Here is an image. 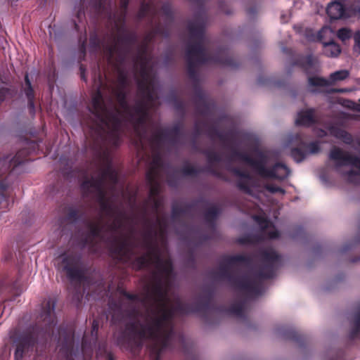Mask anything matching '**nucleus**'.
Masks as SVG:
<instances>
[{
	"mask_svg": "<svg viewBox=\"0 0 360 360\" xmlns=\"http://www.w3.org/2000/svg\"><path fill=\"white\" fill-rule=\"evenodd\" d=\"M148 61H139L141 79L137 81L138 92L149 101L155 100L154 79L148 67Z\"/></svg>",
	"mask_w": 360,
	"mask_h": 360,
	"instance_id": "obj_13",
	"label": "nucleus"
},
{
	"mask_svg": "<svg viewBox=\"0 0 360 360\" xmlns=\"http://www.w3.org/2000/svg\"><path fill=\"white\" fill-rule=\"evenodd\" d=\"M308 84L310 86L323 87L330 86L328 79L321 77H309Z\"/></svg>",
	"mask_w": 360,
	"mask_h": 360,
	"instance_id": "obj_49",
	"label": "nucleus"
},
{
	"mask_svg": "<svg viewBox=\"0 0 360 360\" xmlns=\"http://www.w3.org/2000/svg\"><path fill=\"white\" fill-rule=\"evenodd\" d=\"M324 53L329 57H337L341 52L340 46L333 42L330 41L324 44Z\"/></svg>",
	"mask_w": 360,
	"mask_h": 360,
	"instance_id": "obj_46",
	"label": "nucleus"
},
{
	"mask_svg": "<svg viewBox=\"0 0 360 360\" xmlns=\"http://www.w3.org/2000/svg\"><path fill=\"white\" fill-rule=\"evenodd\" d=\"M91 18L98 21L106 19L112 21L115 18L112 12V0H89L88 7Z\"/></svg>",
	"mask_w": 360,
	"mask_h": 360,
	"instance_id": "obj_14",
	"label": "nucleus"
},
{
	"mask_svg": "<svg viewBox=\"0 0 360 360\" xmlns=\"http://www.w3.org/2000/svg\"><path fill=\"white\" fill-rule=\"evenodd\" d=\"M193 101L195 105L196 111L199 115H207L210 112V108L213 105L206 96L202 89L196 84L194 88Z\"/></svg>",
	"mask_w": 360,
	"mask_h": 360,
	"instance_id": "obj_20",
	"label": "nucleus"
},
{
	"mask_svg": "<svg viewBox=\"0 0 360 360\" xmlns=\"http://www.w3.org/2000/svg\"><path fill=\"white\" fill-rule=\"evenodd\" d=\"M120 293L129 300H131L133 302H141V299H140L139 296L136 294L130 293L124 289L121 290L120 291Z\"/></svg>",
	"mask_w": 360,
	"mask_h": 360,
	"instance_id": "obj_60",
	"label": "nucleus"
},
{
	"mask_svg": "<svg viewBox=\"0 0 360 360\" xmlns=\"http://www.w3.org/2000/svg\"><path fill=\"white\" fill-rule=\"evenodd\" d=\"M168 276L159 270L153 271V282L150 291L141 299V303L148 305L146 310V323L138 324L130 322L126 325L127 335L135 338L138 334L141 338H150L161 344L162 348L167 347L169 338L174 333L172 320L176 313L189 314L200 313L205 316L213 307L212 301L214 292L212 289H205L199 295L198 300L194 303H184L177 300L174 306H167L168 290L164 287L163 278Z\"/></svg>",
	"mask_w": 360,
	"mask_h": 360,
	"instance_id": "obj_1",
	"label": "nucleus"
},
{
	"mask_svg": "<svg viewBox=\"0 0 360 360\" xmlns=\"http://www.w3.org/2000/svg\"><path fill=\"white\" fill-rule=\"evenodd\" d=\"M328 130L330 134L337 139H340L345 131L340 127L334 125L329 127Z\"/></svg>",
	"mask_w": 360,
	"mask_h": 360,
	"instance_id": "obj_63",
	"label": "nucleus"
},
{
	"mask_svg": "<svg viewBox=\"0 0 360 360\" xmlns=\"http://www.w3.org/2000/svg\"><path fill=\"white\" fill-rule=\"evenodd\" d=\"M156 224L159 226V229L158 231V235L164 238L167 235V221L165 218L157 217L156 218Z\"/></svg>",
	"mask_w": 360,
	"mask_h": 360,
	"instance_id": "obj_51",
	"label": "nucleus"
},
{
	"mask_svg": "<svg viewBox=\"0 0 360 360\" xmlns=\"http://www.w3.org/2000/svg\"><path fill=\"white\" fill-rule=\"evenodd\" d=\"M205 25V21L201 14L196 15L194 20L188 25L191 39H195V41L187 44L185 56L188 75L195 82L198 80L197 68L200 65L213 63L236 68L239 65L226 48L219 49L214 55L207 53L204 46Z\"/></svg>",
	"mask_w": 360,
	"mask_h": 360,
	"instance_id": "obj_3",
	"label": "nucleus"
},
{
	"mask_svg": "<svg viewBox=\"0 0 360 360\" xmlns=\"http://www.w3.org/2000/svg\"><path fill=\"white\" fill-rule=\"evenodd\" d=\"M180 172L185 176H195L200 173L207 172L224 181H229V179L222 172L211 166L200 169L187 163L181 167Z\"/></svg>",
	"mask_w": 360,
	"mask_h": 360,
	"instance_id": "obj_18",
	"label": "nucleus"
},
{
	"mask_svg": "<svg viewBox=\"0 0 360 360\" xmlns=\"http://www.w3.org/2000/svg\"><path fill=\"white\" fill-rule=\"evenodd\" d=\"M352 36V32L347 28H341L338 31V37L342 41L349 39Z\"/></svg>",
	"mask_w": 360,
	"mask_h": 360,
	"instance_id": "obj_58",
	"label": "nucleus"
},
{
	"mask_svg": "<svg viewBox=\"0 0 360 360\" xmlns=\"http://www.w3.org/2000/svg\"><path fill=\"white\" fill-rule=\"evenodd\" d=\"M307 155V152L303 147V143L298 147L292 148L290 150V155L293 160L297 162L303 161Z\"/></svg>",
	"mask_w": 360,
	"mask_h": 360,
	"instance_id": "obj_45",
	"label": "nucleus"
},
{
	"mask_svg": "<svg viewBox=\"0 0 360 360\" xmlns=\"http://www.w3.org/2000/svg\"><path fill=\"white\" fill-rule=\"evenodd\" d=\"M141 99L136 101L134 105L131 108V112L134 115H148V104L153 101H148L141 94Z\"/></svg>",
	"mask_w": 360,
	"mask_h": 360,
	"instance_id": "obj_32",
	"label": "nucleus"
},
{
	"mask_svg": "<svg viewBox=\"0 0 360 360\" xmlns=\"http://www.w3.org/2000/svg\"><path fill=\"white\" fill-rule=\"evenodd\" d=\"M313 108L300 111L297 115L295 123L297 125L309 127L316 122Z\"/></svg>",
	"mask_w": 360,
	"mask_h": 360,
	"instance_id": "obj_28",
	"label": "nucleus"
},
{
	"mask_svg": "<svg viewBox=\"0 0 360 360\" xmlns=\"http://www.w3.org/2000/svg\"><path fill=\"white\" fill-rule=\"evenodd\" d=\"M264 188L266 191H268L271 193H280L281 194H285V191L283 188H282L281 187H279L278 186L271 184H266L264 186Z\"/></svg>",
	"mask_w": 360,
	"mask_h": 360,
	"instance_id": "obj_59",
	"label": "nucleus"
},
{
	"mask_svg": "<svg viewBox=\"0 0 360 360\" xmlns=\"http://www.w3.org/2000/svg\"><path fill=\"white\" fill-rule=\"evenodd\" d=\"M87 226L89 228V234L84 239V245H89V249L91 252H96V242L95 239L100 238L102 236L103 226L100 223H96L92 221L87 222Z\"/></svg>",
	"mask_w": 360,
	"mask_h": 360,
	"instance_id": "obj_24",
	"label": "nucleus"
},
{
	"mask_svg": "<svg viewBox=\"0 0 360 360\" xmlns=\"http://www.w3.org/2000/svg\"><path fill=\"white\" fill-rule=\"evenodd\" d=\"M89 44L91 48L98 49L101 46V41L96 30L90 33Z\"/></svg>",
	"mask_w": 360,
	"mask_h": 360,
	"instance_id": "obj_53",
	"label": "nucleus"
},
{
	"mask_svg": "<svg viewBox=\"0 0 360 360\" xmlns=\"http://www.w3.org/2000/svg\"><path fill=\"white\" fill-rule=\"evenodd\" d=\"M192 208V205L190 204L181 206L178 204H173L172 207V217L174 219H176L182 215L188 213Z\"/></svg>",
	"mask_w": 360,
	"mask_h": 360,
	"instance_id": "obj_43",
	"label": "nucleus"
},
{
	"mask_svg": "<svg viewBox=\"0 0 360 360\" xmlns=\"http://www.w3.org/2000/svg\"><path fill=\"white\" fill-rule=\"evenodd\" d=\"M254 219L260 226L264 233H266V229L269 228L271 222L266 217L259 215L254 216Z\"/></svg>",
	"mask_w": 360,
	"mask_h": 360,
	"instance_id": "obj_55",
	"label": "nucleus"
},
{
	"mask_svg": "<svg viewBox=\"0 0 360 360\" xmlns=\"http://www.w3.org/2000/svg\"><path fill=\"white\" fill-rule=\"evenodd\" d=\"M283 336L287 340H292L300 345L306 342V337L294 328H288L283 332Z\"/></svg>",
	"mask_w": 360,
	"mask_h": 360,
	"instance_id": "obj_38",
	"label": "nucleus"
},
{
	"mask_svg": "<svg viewBox=\"0 0 360 360\" xmlns=\"http://www.w3.org/2000/svg\"><path fill=\"white\" fill-rule=\"evenodd\" d=\"M359 333H360V307H359V309L355 313V314L354 316L352 327L349 333V338L351 340H353L358 337Z\"/></svg>",
	"mask_w": 360,
	"mask_h": 360,
	"instance_id": "obj_41",
	"label": "nucleus"
},
{
	"mask_svg": "<svg viewBox=\"0 0 360 360\" xmlns=\"http://www.w3.org/2000/svg\"><path fill=\"white\" fill-rule=\"evenodd\" d=\"M89 110L96 119L94 121L91 129H95L101 136L105 132V127H107L108 129L107 136L110 142L114 146H118L121 142L120 112L117 108L112 109L107 107L100 88H98L92 95L91 107Z\"/></svg>",
	"mask_w": 360,
	"mask_h": 360,
	"instance_id": "obj_5",
	"label": "nucleus"
},
{
	"mask_svg": "<svg viewBox=\"0 0 360 360\" xmlns=\"http://www.w3.org/2000/svg\"><path fill=\"white\" fill-rule=\"evenodd\" d=\"M126 62V56L124 54H120L115 58L114 66L118 73L117 86L112 89H122L126 90L129 85L128 75L123 66Z\"/></svg>",
	"mask_w": 360,
	"mask_h": 360,
	"instance_id": "obj_21",
	"label": "nucleus"
},
{
	"mask_svg": "<svg viewBox=\"0 0 360 360\" xmlns=\"http://www.w3.org/2000/svg\"><path fill=\"white\" fill-rule=\"evenodd\" d=\"M245 300L236 302L232 304L227 309V312L239 318H245Z\"/></svg>",
	"mask_w": 360,
	"mask_h": 360,
	"instance_id": "obj_40",
	"label": "nucleus"
},
{
	"mask_svg": "<svg viewBox=\"0 0 360 360\" xmlns=\"http://www.w3.org/2000/svg\"><path fill=\"white\" fill-rule=\"evenodd\" d=\"M58 339L60 340L63 338L64 342L65 344H72V338H73V333L70 330H68L63 327L60 326L58 328Z\"/></svg>",
	"mask_w": 360,
	"mask_h": 360,
	"instance_id": "obj_50",
	"label": "nucleus"
},
{
	"mask_svg": "<svg viewBox=\"0 0 360 360\" xmlns=\"http://www.w3.org/2000/svg\"><path fill=\"white\" fill-rule=\"evenodd\" d=\"M110 252L120 260L129 259L131 253L130 243L126 238L115 236L111 240Z\"/></svg>",
	"mask_w": 360,
	"mask_h": 360,
	"instance_id": "obj_19",
	"label": "nucleus"
},
{
	"mask_svg": "<svg viewBox=\"0 0 360 360\" xmlns=\"http://www.w3.org/2000/svg\"><path fill=\"white\" fill-rule=\"evenodd\" d=\"M155 265L156 270L169 276L173 271V265L171 259L164 260L160 254L154 250H148L145 254L136 257L132 262L133 268L137 271L148 268L150 265Z\"/></svg>",
	"mask_w": 360,
	"mask_h": 360,
	"instance_id": "obj_10",
	"label": "nucleus"
},
{
	"mask_svg": "<svg viewBox=\"0 0 360 360\" xmlns=\"http://www.w3.org/2000/svg\"><path fill=\"white\" fill-rule=\"evenodd\" d=\"M204 154L206 155L209 162L208 166H211L212 168H214L211 165L212 162H219L221 160V155L214 150H205Z\"/></svg>",
	"mask_w": 360,
	"mask_h": 360,
	"instance_id": "obj_52",
	"label": "nucleus"
},
{
	"mask_svg": "<svg viewBox=\"0 0 360 360\" xmlns=\"http://www.w3.org/2000/svg\"><path fill=\"white\" fill-rule=\"evenodd\" d=\"M148 44L147 42H142L138 46L137 53L133 56L134 67L136 70L138 69V63L139 61H149L147 57Z\"/></svg>",
	"mask_w": 360,
	"mask_h": 360,
	"instance_id": "obj_33",
	"label": "nucleus"
},
{
	"mask_svg": "<svg viewBox=\"0 0 360 360\" xmlns=\"http://www.w3.org/2000/svg\"><path fill=\"white\" fill-rule=\"evenodd\" d=\"M160 34L164 37H168V31L164 28L160 22L157 23L153 27V30L146 35L143 42L148 44L152 40L155 35Z\"/></svg>",
	"mask_w": 360,
	"mask_h": 360,
	"instance_id": "obj_44",
	"label": "nucleus"
},
{
	"mask_svg": "<svg viewBox=\"0 0 360 360\" xmlns=\"http://www.w3.org/2000/svg\"><path fill=\"white\" fill-rule=\"evenodd\" d=\"M165 141H168V134L165 129H160L150 139L151 143L157 147L160 146Z\"/></svg>",
	"mask_w": 360,
	"mask_h": 360,
	"instance_id": "obj_48",
	"label": "nucleus"
},
{
	"mask_svg": "<svg viewBox=\"0 0 360 360\" xmlns=\"http://www.w3.org/2000/svg\"><path fill=\"white\" fill-rule=\"evenodd\" d=\"M260 257L263 264L257 271H253L251 275H236L230 268L237 264H243L249 267L252 264V258L244 255L225 256L218 270L213 272V276L219 280L226 281L233 288L247 297H257L263 293V280L274 276L281 262V256L274 250H262Z\"/></svg>",
	"mask_w": 360,
	"mask_h": 360,
	"instance_id": "obj_2",
	"label": "nucleus"
},
{
	"mask_svg": "<svg viewBox=\"0 0 360 360\" xmlns=\"http://www.w3.org/2000/svg\"><path fill=\"white\" fill-rule=\"evenodd\" d=\"M104 183H105V179H104L102 174H101V175L99 176H97V177L91 176L89 179H85L82 182L81 187L84 191H85L86 192H90V188H94L95 190H97V189L103 188Z\"/></svg>",
	"mask_w": 360,
	"mask_h": 360,
	"instance_id": "obj_30",
	"label": "nucleus"
},
{
	"mask_svg": "<svg viewBox=\"0 0 360 360\" xmlns=\"http://www.w3.org/2000/svg\"><path fill=\"white\" fill-rule=\"evenodd\" d=\"M201 124L205 126L207 123L205 122L196 121L194 124L193 137L195 139H196L202 133Z\"/></svg>",
	"mask_w": 360,
	"mask_h": 360,
	"instance_id": "obj_62",
	"label": "nucleus"
},
{
	"mask_svg": "<svg viewBox=\"0 0 360 360\" xmlns=\"http://www.w3.org/2000/svg\"><path fill=\"white\" fill-rule=\"evenodd\" d=\"M157 14L158 10L155 1L149 0L148 1H145L143 0L136 14V19L140 22L145 18H148L149 25H152Z\"/></svg>",
	"mask_w": 360,
	"mask_h": 360,
	"instance_id": "obj_22",
	"label": "nucleus"
},
{
	"mask_svg": "<svg viewBox=\"0 0 360 360\" xmlns=\"http://www.w3.org/2000/svg\"><path fill=\"white\" fill-rule=\"evenodd\" d=\"M30 154L29 148L19 150L14 156L7 155L0 158V211L6 212L10 205L9 196L6 191L9 186V177L18 167L27 161Z\"/></svg>",
	"mask_w": 360,
	"mask_h": 360,
	"instance_id": "obj_7",
	"label": "nucleus"
},
{
	"mask_svg": "<svg viewBox=\"0 0 360 360\" xmlns=\"http://www.w3.org/2000/svg\"><path fill=\"white\" fill-rule=\"evenodd\" d=\"M134 123V131L139 138L136 144L142 146V140L145 138L146 134V123L148 115H134L132 112H127Z\"/></svg>",
	"mask_w": 360,
	"mask_h": 360,
	"instance_id": "obj_25",
	"label": "nucleus"
},
{
	"mask_svg": "<svg viewBox=\"0 0 360 360\" xmlns=\"http://www.w3.org/2000/svg\"><path fill=\"white\" fill-rule=\"evenodd\" d=\"M57 269L60 273L65 274L71 283L78 286L87 279L82 256L79 254L74 252L62 254L60 256Z\"/></svg>",
	"mask_w": 360,
	"mask_h": 360,
	"instance_id": "obj_8",
	"label": "nucleus"
},
{
	"mask_svg": "<svg viewBox=\"0 0 360 360\" xmlns=\"http://www.w3.org/2000/svg\"><path fill=\"white\" fill-rule=\"evenodd\" d=\"M162 167V160L159 154L155 155L152 160V165L150 168L155 167L158 171V176L159 175V169Z\"/></svg>",
	"mask_w": 360,
	"mask_h": 360,
	"instance_id": "obj_61",
	"label": "nucleus"
},
{
	"mask_svg": "<svg viewBox=\"0 0 360 360\" xmlns=\"http://www.w3.org/2000/svg\"><path fill=\"white\" fill-rule=\"evenodd\" d=\"M353 39L354 41V51L360 53V31H357L354 33L353 36Z\"/></svg>",
	"mask_w": 360,
	"mask_h": 360,
	"instance_id": "obj_64",
	"label": "nucleus"
},
{
	"mask_svg": "<svg viewBox=\"0 0 360 360\" xmlns=\"http://www.w3.org/2000/svg\"><path fill=\"white\" fill-rule=\"evenodd\" d=\"M143 219L146 228L143 234V247L148 250H154L156 252H160L158 247L155 243V239L158 236V231L155 229L153 222L146 217V212H144Z\"/></svg>",
	"mask_w": 360,
	"mask_h": 360,
	"instance_id": "obj_17",
	"label": "nucleus"
},
{
	"mask_svg": "<svg viewBox=\"0 0 360 360\" xmlns=\"http://www.w3.org/2000/svg\"><path fill=\"white\" fill-rule=\"evenodd\" d=\"M105 181L108 180L110 183L115 186L118 182L117 172L112 168L111 162H108L107 166L101 172Z\"/></svg>",
	"mask_w": 360,
	"mask_h": 360,
	"instance_id": "obj_39",
	"label": "nucleus"
},
{
	"mask_svg": "<svg viewBox=\"0 0 360 360\" xmlns=\"http://www.w3.org/2000/svg\"><path fill=\"white\" fill-rule=\"evenodd\" d=\"M250 180H246V179H240L237 181L236 183V186L237 188L240 190V191H242L243 192L247 193V194H250L251 192H252V190L249 186V184H248V181Z\"/></svg>",
	"mask_w": 360,
	"mask_h": 360,
	"instance_id": "obj_56",
	"label": "nucleus"
},
{
	"mask_svg": "<svg viewBox=\"0 0 360 360\" xmlns=\"http://www.w3.org/2000/svg\"><path fill=\"white\" fill-rule=\"evenodd\" d=\"M256 155L257 158H253L247 153L240 152L234 148L232 150L231 158L248 164L262 178L284 180L290 175V170L285 164L276 162L271 167L267 168L269 157L266 153L262 150H257Z\"/></svg>",
	"mask_w": 360,
	"mask_h": 360,
	"instance_id": "obj_6",
	"label": "nucleus"
},
{
	"mask_svg": "<svg viewBox=\"0 0 360 360\" xmlns=\"http://www.w3.org/2000/svg\"><path fill=\"white\" fill-rule=\"evenodd\" d=\"M112 94L121 109L126 113L130 112L131 106L127 101L128 94L126 90L112 89Z\"/></svg>",
	"mask_w": 360,
	"mask_h": 360,
	"instance_id": "obj_31",
	"label": "nucleus"
},
{
	"mask_svg": "<svg viewBox=\"0 0 360 360\" xmlns=\"http://www.w3.org/2000/svg\"><path fill=\"white\" fill-rule=\"evenodd\" d=\"M349 76V72L347 70H341L335 71L329 75L328 81L330 85H333L337 82L343 81L348 78Z\"/></svg>",
	"mask_w": 360,
	"mask_h": 360,
	"instance_id": "obj_47",
	"label": "nucleus"
},
{
	"mask_svg": "<svg viewBox=\"0 0 360 360\" xmlns=\"http://www.w3.org/2000/svg\"><path fill=\"white\" fill-rule=\"evenodd\" d=\"M55 307L56 302L53 300L44 302L36 323L16 338L14 340L16 347L15 360H22L26 354L32 352L38 340L46 342L53 337L57 323Z\"/></svg>",
	"mask_w": 360,
	"mask_h": 360,
	"instance_id": "obj_4",
	"label": "nucleus"
},
{
	"mask_svg": "<svg viewBox=\"0 0 360 360\" xmlns=\"http://www.w3.org/2000/svg\"><path fill=\"white\" fill-rule=\"evenodd\" d=\"M162 12L163 15L169 20H173V13L172 10V6L169 3H165L162 4L161 7Z\"/></svg>",
	"mask_w": 360,
	"mask_h": 360,
	"instance_id": "obj_57",
	"label": "nucleus"
},
{
	"mask_svg": "<svg viewBox=\"0 0 360 360\" xmlns=\"http://www.w3.org/2000/svg\"><path fill=\"white\" fill-rule=\"evenodd\" d=\"M182 128L183 126L181 124H176L171 129H165L167 134H168V141L172 145L174 146L178 143L180 137L182 135Z\"/></svg>",
	"mask_w": 360,
	"mask_h": 360,
	"instance_id": "obj_34",
	"label": "nucleus"
},
{
	"mask_svg": "<svg viewBox=\"0 0 360 360\" xmlns=\"http://www.w3.org/2000/svg\"><path fill=\"white\" fill-rule=\"evenodd\" d=\"M118 30L123 32V34L117 37V43L106 48L109 62H111L115 53L117 56L124 54L127 60L131 52L132 46L138 42V35L136 32L128 31L124 27H120Z\"/></svg>",
	"mask_w": 360,
	"mask_h": 360,
	"instance_id": "obj_11",
	"label": "nucleus"
},
{
	"mask_svg": "<svg viewBox=\"0 0 360 360\" xmlns=\"http://www.w3.org/2000/svg\"><path fill=\"white\" fill-rule=\"evenodd\" d=\"M25 87L24 89V91H25V94L27 99V107H28L29 112L31 115H34V114H35L34 91L32 86V84L29 79V75L27 73H26L25 75Z\"/></svg>",
	"mask_w": 360,
	"mask_h": 360,
	"instance_id": "obj_27",
	"label": "nucleus"
},
{
	"mask_svg": "<svg viewBox=\"0 0 360 360\" xmlns=\"http://www.w3.org/2000/svg\"><path fill=\"white\" fill-rule=\"evenodd\" d=\"M329 158L335 162L337 168L351 165L357 168L359 172L349 170L342 174L349 183L360 184V158L342 150L338 147H333L329 153Z\"/></svg>",
	"mask_w": 360,
	"mask_h": 360,
	"instance_id": "obj_9",
	"label": "nucleus"
},
{
	"mask_svg": "<svg viewBox=\"0 0 360 360\" xmlns=\"http://www.w3.org/2000/svg\"><path fill=\"white\" fill-rule=\"evenodd\" d=\"M115 219L110 225V229L112 231L117 232L122 230L124 227V221H129L131 219L127 217L124 211H120L117 214H115Z\"/></svg>",
	"mask_w": 360,
	"mask_h": 360,
	"instance_id": "obj_35",
	"label": "nucleus"
},
{
	"mask_svg": "<svg viewBox=\"0 0 360 360\" xmlns=\"http://www.w3.org/2000/svg\"><path fill=\"white\" fill-rule=\"evenodd\" d=\"M342 1H335L330 3L326 8V13L331 20L347 19L359 16L360 14V5L354 2L345 6Z\"/></svg>",
	"mask_w": 360,
	"mask_h": 360,
	"instance_id": "obj_12",
	"label": "nucleus"
},
{
	"mask_svg": "<svg viewBox=\"0 0 360 360\" xmlns=\"http://www.w3.org/2000/svg\"><path fill=\"white\" fill-rule=\"evenodd\" d=\"M171 338L172 336L169 338L167 347L162 348L160 343L155 342V341L150 338H142L138 334L135 336V338H129L127 335V329H125V330L120 335L118 340L120 344L125 345L127 347L133 348L135 347H141L142 345V341L144 340H148L152 342V343L153 344L154 350H155L158 352V355L155 356L154 360H160V353L169 347Z\"/></svg>",
	"mask_w": 360,
	"mask_h": 360,
	"instance_id": "obj_15",
	"label": "nucleus"
},
{
	"mask_svg": "<svg viewBox=\"0 0 360 360\" xmlns=\"http://www.w3.org/2000/svg\"><path fill=\"white\" fill-rule=\"evenodd\" d=\"M84 0H80V5L78 8V10L77 11V15H76L77 22L76 20L74 21L75 29L76 30V31L78 32H82V29L80 27V25H79V23H81V24H82L83 29H84V34H85L84 39L81 43L80 46H79V51L81 53L80 58H84V57L86 56V27H85V24H84L85 12H84Z\"/></svg>",
	"mask_w": 360,
	"mask_h": 360,
	"instance_id": "obj_23",
	"label": "nucleus"
},
{
	"mask_svg": "<svg viewBox=\"0 0 360 360\" xmlns=\"http://www.w3.org/2000/svg\"><path fill=\"white\" fill-rule=\"evenodd\" d=\"M303 147L305 148L307 153L316 154L320 151L319 143L316 141L311 142L309 143H302Z\"/></svg>",
	"mask_w": 360,
	"mask_h": 360,
	"instance_id": "obj_54",
	"label": "nucleus"
},
{
	"mask_svg": "<svg viewBox=\"0 0 360 360\" xmlns=\"http://www.w3.org/2000/svg\"><path fill=\"white\" fill-rule=\"evenodd\" d=\"M158 171L153 168H149L146 173V179L150 186L149 198H158L160 192V184L158 181Z\"/></svg>",
	"mask_w": 360,
	"mask_h": 360,
	"instance_id": "obj_26",
	"label": "nucleus"
},
{
	"mask_svg": "<svg viewBox=\"0 0 360 360\" xmlns=\"http://www.w3.org/2000/svg\"><path fill=\"white\" fill-rule=\"evenodd\" d=\"M207 135L211 139L218 138L221 142L226 143L229 140L233 139V133L229 131L226 134H223L216 127H210L207 129Z\"/></svg>",
	"mask_w": 360,
	"mask_h": 360,
	"instance_id": "obj_37",
	"label": "nucleus"
},
{
	"mask_svg": "<svg viewBox=\"0 0 360 360\" xmlns=\"http://www.w3.org/2000/svg\"><path fill=\"white\" fill-rule=\"evenodd\" d=\"M99 204L101 210L109 217H114L115 214H117L120 211H121L120 209H118L117 207L110 203L109 199L103 200L102 202H100Z\"/></svg>",
	"mask_w": 360,
	"mask_h": 360,
	"instance_id": "obj_42",
	"label": "nucleus"
},
{
	"mask_svg": "<svg viewBox=\"0 0 360 360\" xmlns=\"http://www.w3.org/2000/svg\"><path fill=\"white\" fill-rule=\"evenodd\" d=\"M221 209L216 205L209 207L204 214L205 221L212 228H214L215 221L220 214Z\"/></svg>",
	"mask_w": 360,
	"mask_h": 360,
	"instance_id": "obj_36",
	"label": "nucleus"
},
{
	"mask_svg": "<svg viewBox=\"0 0 360 360\" xmlns=\"http://www.w3.org/2000/svg\"><path fill=\"white\" fill-rule=\"evenodd\" d=\"M86 217V208L84 205H80L77 208L69 207L67 209L66 219L72 223L84 219Z\"/></svg>",
	"mask_w": 360,
	"mask_h": 360,
	"instance_id": "obj_29",
	"label": "nucleus"
},
{
	"mask_svg": "<svg viewBox=\"0 0 360 360\" xmlns=\"http://www.w3.org/2000/svg\"><path fill=\"white\" fill-rule=\"evenodd\" d=\"M292 65L298 66L308 75L318 73L320 70L318 59L311 54L297 56Z\"/></svg>",
	"mask_w": 360,
	"mask_h": 360,
	"instance_id": "obj_16",
	"label": "nucleus"
}]
</instances>
